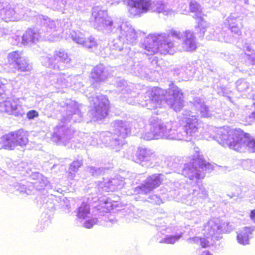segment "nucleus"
<instances>
[{
    "label": "nucleus",
    "instance_id": "423d86ee",
    "mask_svg": "<svg viewBox=\"0 0 255 255\" xmlns=\"http://www.w3.org/2000/svg\"><path fill=\"white\" fill-rule=\"evenodd\" d=\"M216 132L217 133L213 138L223 146L236 151L248 148L255 152V139L241 129L224 127L216 128Z\"/></svg>",
    "mask_w": 255,
    "mask_h": 255
},
{
    "label": "nucleus",
    "instance_id": "4c0bfd02",
    "mask_svg": "<svg viewBox=\"0 0 255 255\" xmlns=\"http://www.w3.org/2000/svg\"><path fill=\"white\" fill-rule=\"evenodd\" d=\"M50 223V219L49 216H48L45 213H43L41 215V219L39 221V225L37 226L36 231H40L42 230L45 226H48Z\"/></svg>",
    "mask_w": 255,
    "mask_h": 255
},
{
    "label": "nucleus",
    "instance_id": "0eeeda50",
    "mask_svg": "<svg viewBox=\"0 0 255 255\" xmlns=\"http://www.w3.org/2000/svg\"><path fill=\"white\" fill-rule=\"evenodd\" d=\"M185 35V31H180L175 29L169 30L167 34H149L140 43V47L143 49L141 52L147 55H152L158 52L162 54H172V49L175 46V43L168 38L172 37L182 41Z\"/></svg>",
    "mask_w": 255,
    "mask_h": 255
},
{
    "label": "nucleus",
    "instance_id": "9b49d317",
    "mask_svg": "<svg viewBox=\"0 0 255 255\" xmlns=\"http://www.w3.org/2000/svg\"><path fill=\"white\" fill-rule=\"evenodd\" d=\"M128 11L131 17L140 16L149 11L162 13L164 15H171L175 12L168 3L162 1L151 0H127Z\"/></svg>",
    "mask_w": 255,
    "mask_h": 255
},
{
    "label": "nucleus",
    "instance_id": "79ce46f5",
    "mask_svg": "<svg viewBox=\"0 0 255 255\" xmlns=\"http://www.w3.org/2000/svg\"><path fill=\"white\" fill-rule=\"evenodd\" d=\"M145 200L150 203L157 205H159L162 203V200L160 197L155 194L150 195L147 198H145Z\"/></svg>",
    "mask_w": 255,
    "mask_h": 255
},
{
    "label": "nucleus",
    "instance_id": "13d9d810",
    "mask_svg": "<svg viewBox=\"0 0 255 255\" xmlns=\"http://www.w3.org/2000/svg\"><path fill=\"white\" fill-rule=\"evenodd\" d=\"M186 74H187V76L186 77L184 78L183 76H181L183 78H184L183 79L185 81L190 80L191 78L193 77V73L189 71H187L186 72Z\"/></svg>",
    "mask_w": 255,
    "mask_h": 255
},
{
    "label": "nucleus",
    "instance_id": "e433bc0d",
    "mask_svg": "<svg viewBox=\"0 0 255 255\" xmlns=\"http://www.w3.org/2000/svg\"><path fill=\"white\" fill-rule=\"evenodd\" d=\"M200 211L197 210L187 212L186 213L185 216L188 219L193 220L195 224H198L201 221L200 218Z\"/></svg>",
    "mask_w": 255,
    "mask_h": 255
},
{
    "label": "nucleus",
    "instance_id": "bb28decb",
    "mask_svg": "<svg viewBox=\"0 0 255 255\" xmlns=\"http://www.w3.org/2000/svg\"><path fill=\"white\" fill-rule=\"evenodd\" d=\"M160 231L157 233V241L160 243H165L169 244H174L178 241L182 236V234H178L175 235H165L163 238L159 239L158 238L160 237V234L164 235L165 233V228L161 227L159 229Z\"/></svg>",
    "mask_w": 255,
    "mask_h": 255
},
{
    "label": "nucleus",
    "instance_id": "58836bf2",
    "mask_svg": "<svg viewBox=\"0 0 255 255\" xmlns=\"http://www.w3.org/2000/svg\"><path fill=\"white\" fill-rule=\"evenodd\" d=\"M81 45L87 48L93 49L97 47V43L93 37L90 36L87 39L84 38V42L81 43Z\"/></svg>",
    "mask_w": 255,
    "mask_h": 255
},
{
    "label": "nucleus",
    "instance_id": "c85d7f7f",
    "mask_svg": "<svg viewBox=\"0 0 255 255\" xmlns=\"http://www.w3.org/2000/svg\"><path fill=\"white\" fill-rule=\"evenodd\" d=\"M131 72L134 75L141 78H145L147 77L149 70L144 65L137 63L133 65L131 69Z\"/></svg>",
    "mask_w": 255,
    "mask_h": 255
},
{
    "label": "nucleus",
    "instance_id": "393cba45",
    "mask_svg": "<svg viewBox=\"0 0 255 255\" xmlns=\"http://www.w3.org/2000/svg\"><path fill=\"white\" fill-rule=\"evenodd\" d=\"M254 227H245L239 230L237 233L238 242L243 245L249 244V240L252 238L253 232L255 230Z\"/></svg>",
    "mask_w": 255,
    "mask_h": 255
},
{
    "label": "nucleus",
    "instance_id": "f257e3e1",
    "mask_svg": "<svg viewBox=\"0 0 255 255\" xmlns=\"http://www.w3.org/2000/svg\"><path fill=\"white\" fill-rule=\"evenodd\" d=\"M182 131H177V124L174 121L164 123L156 116L149 119L150 131L145 132L141 138L146 140L164 138L172 140L191 141L197 139L201 133V128L196 115L190 111H184Z\"/></svg>",
    "mask_w": 255,
    "mask_h": 255
},
{
    "label": "nucleus",
    "instance_id": "dca6fc26",
    "mask_svg": "<svg viewBox=\"0 0 255 255\" xmlns=\"http://www.w3.org/2000/svg\"><path fill=\"white\" fill-rule=\"evenodd\" d=\"M0 110L2 112L15 116H22L24 110L19 99H8L0 103Z\"/></svg>",
    "mask_w": 255,
    "mask_h": 255
},
{
    "label": "nucleus",
    "instance_id": "bf43d9fd",
    "mask_svg": "<svg viewBox=\"0 0 255 255\" xmlns=\"http://www.w3.org/2000/svg\"><path fill=\"white\" fill-rule=\"evenodd\" d=\"M248 118L249 119V122H251L255 120V111L252 112V113L249 115Z\"/></svg>",
    "mask_w": 255,
    "mask_h": 255
},
{
    "label": "nucleus",
    "instance_id": "f8f14e48",
    "mask_svg": "<svg viewBox=\"0 0 255 255\" xmlns=\"http://www.w3.org/2000/svg\"><path fill=\"white\" fill-rule=\"evenodd\" d=\"M42 64L54 70H63L68 68L71 59L65 51H55L53 57L43 56L41 59Z\"/></svg>",
    "mask_w": 255,
    "mask_h": 255
},
{
    "label": "nucleus",
    "instance_id": "b1692460",
    "mask_svg": "<svg viewBox=\"0 0 255 255\" xmlns=\"http://www.w3.org/2000/svg\"><path fill=\"white\" fill-rule=\"evenodd\" d=\"M109 73L102 64H100L94 67L91 73V78L92 82H100L106 79Z\"/></svg>",
    "mask_w": 255,
    "mask_h": 255
},
{
    "label": "nucleus",
    "instance_id": "ddd939ff",
    "mask_svg": "<svg viewBox=\"0 0 255 255\" xmlns=\"http://www.w3.org/2000/svg\"><path fill=\"white\" fill-rule=\"evenodd\" d=\"M28 132L20 129L3 135L1 137V146L5 149L12 150L17 146H23L28 142Z\"/></svg>",
    "mask_w": 255,
    "mask_h": 255
},
{
    "label": "nucleus",
    "instance_id": "5701e85b",
    "mask_svg": "<svg viewBox=\"0 0 255 255\" xmlns=\"http://www.w3.org/2000/svg\"><path fill=\"white\" fill-rule=\"evenodd\" d=\"M182 48L185 51H193L197 48V42L194 32L189 30H185V35L182 40Z\"/></svg>",
    "mask_w": 255,
    "mask_h": 255
},
{
    "label": "nucleus",
    "instance_id": "c9c22d12",
    "mask_svg": "<svg viewBox=\"0 0 255 255\" xmlns=\"http://www.w3.org/2000/svg\"><path fill=\"white\" fill-rule=\"evenodd\" d=\"M71 38L76 43L81 44L84 42V35L79 31L72 30L70 33Z\"/></svg>",
    "mask_w": 255,
    "mask_h": 255
},
{
    "label": "nucleus",
    "instance_id": "69168bd1",
    "mask_svg": "<svg viewBox=\"0 0 255 255\" xmlns=\"http://www.w3.org/2000/svg\"><path fill=\"white\" fill-rule=\"evenodd\" d=\"M235 190H234V191L232 193V196H236V194H238V193H237V188L238 187L237 186L235 187Z\"/></svg>",
    "mask_w": 255,
    "mask_h": 255
},
{
    "label": "nucleus",
    "instance_id": "37998d69",
    "mask_svg": "<svg viewBox=\"0 0 255 255\" xmlns=\"http://www.w3.org/2000/svg\"><path fill=\"white\" fill-rule=\"evenodd\" d=\"M237 26H230L229 28L231 32L233 34L237 35V36H240L242 34V29L243 27V24H238Z\"/></svg>",
    "mask_w": 255,
    "mask_h": 255
},
{
    "label": "nucleus",
    "instance_id": "49530a36",
    "mask_svg": "<svg viewBox=\"0 0 255 255\" xmlns=\"http://www.w3.org/2000/svg\"><path fill=\"white\" fill-rule=\"evenodd\" d=\"M14 188L16 191H19L20 193H25L27 195L30 193L29 190L26 189V186L20 183H16L14 185Z\"/></svg>",
    "mask_w": 255,
    "mask_h": 255
},
{
    "label": "nucleus",
    "instance_id": "a211bd4d",
    "mask_svg": "<svg viewBox=\"0 0 255 255\" xmlns=\"http://www.w3.org/2000/svg\"><path fill=\"white\" fill-rule=\"evenodd\" d=\"M155 158L154 152L148 148H139L136 153V159L135 161L142 166L148 167L153 164Z\"/></svg>",
    "mask_w": 255,
    "mask_h": 255
},
{
    "label": "nucleus",
    "instance_id": "9d476101",
    "mask_svg": "<svg viewBox=\"0 0 255 255\" xmlns=\"http://www.w3.org/2000/svg\"><path fill=\"white\" fill-rule=\"evenodd\" d=\"M233 227L229 222L221 223L218 218H213L208 221L204 225L203 234L206 238L194 237L188 239L189 243L200 244L202 248H207L211 244L207 239L213 241L218 240L220 235L224 232H230Z\"/></svg>",
    "mask_w": 255,
    "mask_h": 255
},
{
    "label": "nucleus",
    "instance_id": "de8ad7c7",
    "mask_svg": "<svg viewBox=\"0 0 255 255\" xmlns=\"http://www.w3.org/2000/svg\"><path fill=\"white\" fill-rule=\"evenodd\" d=\"M22 36L18 35H14L10 39V42L13 45H18L19 44L22 45L21 43Z\"/></svg>",
    "mask_w": 255,
    "mask_h": 255
},
{
    "label": "nucleus",
    "instance_id": "f03ea898",
    "mask_svg": "<svg viewBox=\"0 0 255 255\" xmlns=\"http://www.w3.org/2000/svg\"><path fill=\"white\" fill-rule=\"evenodd\" d=\"M90 22L95 29L105 33L119 32L118 37L110 43L112 50L121 51L125 43L134 45L137 42V34L130 23L124 22L121 18L108 16L107 11L99 6L92 8Z\"/></svg>",
    "mask_w": 255,
    "mask_h": 255
},
{
    "label": "nucleus",
    "instance_id": "8fccbe9b",
    "mask_svg": "<svg viewBox=\"0 0 255 255\" xmlns=\"http://www.w3.org/2000/svg\"><path fill=\"white\" fill-rule=\"evenodd\" d=\"M8 80L4 78H0V96L4 92L5 85L8 84Z\"/></svg>",
    "mask_w": 255,
    "mask_h": 255
},
{
    "label": "nucleus",
    "instance_id": "4468645a",
    "mask_svg": "<svg viewBox=\"0 0 255 255\" xmlns=\"http://www.w3.org/2000/svg\"><path fill=\"white\" fill-rule=\"evenodd\" d=\"M161 174H153L149 176L139 185L133 189L132 194H140L142 195H147L154 189L156 188L161 184L162 179Z\"/></svg>",
    "mask_w": 255,
    "mask_h": 255
},
{
    "label": "nucleus",
    "instance_id": "0e129e2a",
    "mask_svg": "<svg viewBox=\"0 0 255 255\" xmlns=\"http://www.w3.org/2000/svg\"><path fill=\"white\" fill-rule=\"evenodd\" d=\"M213 255L212 254H211L209 251H203L201 255Z\"/></svg>",
    "mask_w": 255,
    "mask_h": 255
},
{
    "label": "nucleus",
    "instance_id": "3c124183",
    "mask_svg": "<svg viewBox=\"0 0 255 255\" xmlns=\"http://www.w3.org/2000/svg\"><path fill=\"white\" fill-rule=\"evenodd\" d=\"M248 62L251 64H255V52L251 54L246 53Z\"/></svg>",
    "mask_w": 255,
    "mask_h": 255
},
{
    "label": "nucleus",
    "instance_id": "2f4dec72",
    "mask_svg": "<svg viewBox=\"0 0 255 255\" xmlns=\"http://www.w3.org/2000/svg\"><path fill=\"white\" fill-rule=\"evenodd\" d=\"M35 176L37 177V180L33 182V186L36 190H41L48 185L49 181L47 178L39 173H36Z\"/></svg>",
    "mask_w": 255,
    "mask_h": 255
},
{
    "label": "nucleus",
    "instance_id": "ea45409f",
    "mask_svg": "<svg viewBox=\"0 0 255 255\" xmlns=\"http://www.w3.org/2000/svg\"><path fill=\"white\" fill-rule=\"evenodd\" d=\"M83 164L82 160H76L73 161L70 165V171L69 173V177L71 179H73L75 176L74 173H72L71 171L76 172L78 168L81 167Z\"/></svg>",
    "mask_w": 255,
    "mask_h": 255
},
{
    "label": "nucleus",
    "instance_id": "f704fd0d",
    "mask_svg": "<svg viewBox=\"0 0 255 255\" xmlns=\"http://www.w3.org/2000/svg\"><path fill=\"white\" fill-rule=\"evenodd\" d=\"M193 191V195L196 197L197 200L198 199H205L208 197V193L206 190L203 187L196 186L194 188L191 189Z\"/></svg>",
    "mask_w": 255,
    "mask_h": 255
},
{
    "label": "nucleus",
    "instance_id": "c756f323",
    "mask_svg": "<svg viewBox=\"0 0 255 255\" xmlns=\"http://www.w3.org/2000/svg\"><path fill=\"white\" fill-rule=\"evenodd\" d=\"M77 217L81 219H86L91 217L90 209L89 205L85 202H83L79 207L76 211Z\"/></svg>",
    "mask_w": 255,
    "mask_h": 255
},
{
    "label": "nucleus",
    "instance_id": "052dcab7",
    "mask_svg": "<svg viewBox=\"0 0 255 255\" xmlns=\"http://www.w3.org/2000/svg\"><path fill=\"white\" fill-rule=\"evenodd\" d=\"M250 217L252 221L255 223V209L251 211Z\"/></svg>",
    "mask_w": 255,
    "mask_h": 255
},
{
    "label": "nucleus",
    "instance_id": "20e7f679",
    "mask_svg": "<svg viewBox=\"0 0 255 255\" xmlns=\"http://www.w3.org/2000/svg\"><path fill=\"white\" fill-rule=\"evenodd\" d=\"M36 26L27 29L22 36L21 43L24 46H31L42 39L56 41L62 37V34L71 26L69 19L53 20L45 15H39L36 18Z\"/></svg>",
    "mask_w": 255,
    "mask_h": 255
},
{
    "label": "nucleus",
    "instance_id": "09e8293b",
    "mask_svg": "<svg viewBox=\"0 0 255 255\" xmlns=\"http://www.w3.org/2000/svg\"><path fill=\"white\" fill-rule=\"evenodd\" d=\"M27 118L28 120H33L39 116V113L35 110H30L27 113Z\"/></svg>",
    "mask_w": 255,
    "mask_h": 255
},
{
    "label": "nucleus",
    "instance_id": "e2e57ef3",
    "mask_svg": "<svg viewBox=\"0 0 255 255\" xmlns=\"http://www.w3.org/2000/svg\"><path fill=\"white\" fill-rule=\"evenodd\" d=\"M107 2L109 3H111V4H113L114 3H116L117 4H118L119 2L120 1V0H107Z\"/></svg>",
    "mask_w": 255,
    "mask_h": 255
},
{
    "label": "nucleus",
    "instance_id": "4be33fe9",
    "mask_svg": "<svg viewBox=\"0 0 255 255\" xmlns=\"http://www.w3.org/2000/svg\"><path fill=\"white\" fill-rule=\"evenodd\" d=\"M192 103L193 104L194 110L198 111L196 114L193 113V115H196L197 118L199 115H200L201 117L204 118L211 117L213 115L212 112L210 110V108L206 106L199 97L194 98Z\"/></svg>",
    "mask_w": 255,
    "mask_h": 255
},
{
    "label": "nucleus",
    "instance_id": "39448f33",
    "mask_svg": "<svg viewBox=\"0 0 255 255\" xmlns=\"http://www.w3.org/2000/svg\"><path fill=\"white\" fill-rule=\"evenodd\" d=\"M165 92L166 96L169 97L166 98L167 104L176 112L180 111L183 107V95L180 89L173 83L169 84V87L166 91L158 87L147 89L143 101L139 103L137 102V100L128 96L127 97V102L129 105L138 104L149 110L160 108L164 99Z\"/></svg>",
    "mask_w": 255,
    "mask_h": 255
},
{
    "label": "nucleus",
    "instance_id": "6e6d98bb",
    "mask_svg": "<svg viewBox=\"0 0 255 255\" xmlns=\"http://www.w3.org/2000/svg\"><path fill=\"white\" fill-rule=\"evenodd\" d=\"M234 116V114L232 113L231 110H227L225 112V115L223 116L222 119L224 120H226L228 119V118L232 117Z\"/></svg>",
    "mask_w": 255,
    "mask_h": 255
},
{
    "label": "nucleus",
    "instance_id": "a18cd8bd",
    "mask_svg": "<svg viewBox=\"0 0 255 255\" xmlns=\"http://www.w3.org/2000/svg\"><path fill=\"white\" fill-rule=\"evenodd\" d=\"M87 170L90 172L92 175L97 176L101 174L103 172V169L93 166H89L87 168Z\"/></svg>",
    "mask_w": 255,
    "mask_h": 255
},
{
    "label": "nucleus",
    "instance_id": "cd10ccee",
    "mask_svg": "<svg viewBox=\"0 0 255 255\" xmlns=\"http://www.w3.org/2000/svg\"><path fill=\"white\" fill-rule=\"evenodd\" d=\"M35 0H27V4H22V7L23 9V13L24 14L22 15V18H25V19H32L33 21L36 23V18L39 15H42L41 14H37V12L35 10H32L29 7H26L25 6H31L34 3Z\"/></svg>",
    "mask_w": 255,
    "mask_h": 255
},
{
    "label": "nucleus",
    "instance_id": "603ef678",
    "mask_svg": "<svg viewBox=\"0 0 255 255\" xmlns=\"http://www.w3.org/2000/svg\"><path fill=\"white\" fill-rule=\"evenodd\" d=\"M118 87H119V91H123L124 88L125 87V91H128V89L126 87L127 82L124 80H120L118 83Z\"/></svg>",
    "mask_w": 255,
    "mask_h": 255
},
{
    "label": "nucleus",
    "instance_id": "680f3d73",
    "mask_svg": "<svg viewBox=\"0 0 255 255\" xmlns=\"http://www.w3.org/2000/svg\"><path fill=\"white\" fill-rule=\"evenodd\" d=\"M104 205H102V207H104L105 208H106L107 210H108L109 206H111V203L109 202L108 200H106L104 201Z\"/></svg>",
    "mask_w": 255,
    "mask_h": 255
},
{
    "label": "nucleus",
    "instance_id": "c03bdc74",
    "mask_svg": "<svg viewBox=\"0 0 255 255\" xmlns=\"http://www.w3.org/2000/svg\"><path fill=\"white\" fill-rule=\"evenodd\" d=\"M86 221L84 223V227L90 229L93 227V226L97 224L98 219L96 218H92L91 219L87 218L86 219Z\"/></svg>",
    "mask_w": 255,
    "mask_h": 255
},
{
    "label": "nucleus",
    "instance_id": "864d4df0",
    "mask_svg": "<svg viewBox=\"0 0 255 255\" xmlns=\"http://www.w3.org/2000/svg\"><path fill=\"white\" fill-rule=\"evenodd\" d=\"M243 48L244 50L245 51V54H251L252 53H255V51L252 49L251 45L249 44L245 43V44L243 46Z\"/></svg>",
    "mask_w": 255,
    "mask_h": 255
},
{
    "label": "nucleus",
    "instance_id": "1a4fd4ad",
    "mask_svg": "<svg viewBox=\"0 0 255 255\" xmlns=\"http://www.w3.org/2000/svg\"><path fill=\"white\" fill-rule=\"evenodd\" d=\"M71 80H69V84L71 86V84L70 82L72 81L74 83V89L75 90H78L82 93H85L86 96L88 98L91 104L94 105V108L91 110L89 112L90 116L94 121L102 120L105 118L107 114L109 109V101L106 96L99 94L98 95L94 91V86L89 87L88 91L91 92L88 94L87 92L84 91L82 88L84 85L82 84L80 80L81 77L80 75H77L73 77H70Z\"/></svg>",
    "mask_w": 255,
    "mask_h": 255
},
{
    "label": "nucleus",
    "instance_id": "aec40b11",
    "mask_svg": "<svg viewBox=\"0 0 255 255\" xmlns=\"http://www.w3.org/2000/svg\"><path fill=\"white\" fill-rule=\"evenodd\" d=\"M44 79L46 84H55V87L58 88H64L70 86L69 80H71V78L70 76H66L64 74L56 75L54 74L50 73L45 75Z\"/></svg>",
    "mask_w": 255,
    "mask_h": 255
},
{
    "label": "nucleus",
    "instance_id": "4d7b16f0",
    "mask_svg": "<svg viewBox=\"0 0 255 255\" xmlns=\"http://www.w3.org/2000/svg\"><path fill=\"white\" fill-rule=\"evenodd\" d=\"M9 33V30L7 28L0 27V38L8 35Z\"/></svg>",
    "mask_w": 255,
    "mask_h": 255
},
{
    "label": "nucleus",
    "instance_id": "7c9ffc66",
    "mask_svg": "<svg viewBox=\"0 0 255 255\" xmlns=\"http://www.w3.org/2000/svg\"><path fill=\"white\" fill-rule=\"evenodd\" d=\"M31 69L32 66L28 63V60L25 57H23L20 59L19 61L15 63L13 66L12 71L15 72L17 70L20 72H27L30 71Z\"/></svg>",
    "mask_w": 255,
    "mask_h": 255
},
{
    "label": "nucleus",
    "instance_id": "5fc2aeb1",
    "mask_svg": "<svg viewBox=\"0 0 255 255\" xmlns=\"http://www.w3.org/2000/svg\"><path fill=\"white\" fill-rule=\"evenodd\" d=\"M228 92L229 91L225 87H223V88H221V91H218V92L219 95H221L224 96L228 97L229 99H231V97H230L229 95Z\"/></svg>",
    "mask_w": 255,
    "mask_h": 255
},
{
    "label": "nucleus",
    "instance_id": "412c9836",
    "mask_svg": "<svg viewBox=\"0 0 255 255\" xmlns=\"http://www.w3.org/2000/svg\"><path fill=\"white\" fill-rule=\"evenodd\" d=\"M128 179H125L120 176H117L115 178L109 179L104 182H101L99 186L103 189V190L109 192L113 191L118 189L122 188L124 184L127 183L125 181Z\"/></svg>",
    "mask_w": 255,
    "mask_h": 255
},
{
    "label": "nucleus",
    "instance_id": "f3484780",
    "mask_svg": "<svg viewBox=\"0 0 255 255\" xmlns=\"http://www.w3.org/2000/svg\"><path fill=\"white\" fill-rule=\"evenodd\" d=\"M191 189L189 190L188 187L185 186L180 188L179 190H174L169 191V195L178 202H181L188 205L195 204L197 200L193 191L191 193Z\"/></svg>",
    "mask_w": 255,
    "mask_h": 255
},
{
    "label": "nucleus",
    "instance_id": "774afa93",
    "mask_svg": "<svg viewBox=\"0 0 255 255\" xmlns=\"http://www.w3.org/2000/svg\"><path fill=\"white\" fill-rule=\"evenodd\" d=\"M136 176V175L135 174H133L132 176H131V179H133L134 178H135Z\"/></svg>",
    "mask_w": 255,
    "mask_h": 255
},
{
    "label": "nucleus",
    "instance_id": "6ab92c4d",
    "mask_svg": "<svg viewBox=\"0 0 255 255\" xmlns=\"http://www.w3.org/2000/svg\"><path fill=\"white\" fill-rule=\"evenodd\" d=\"M70 132L71 130L66 126L64 125L58 126L54 128L52 140L58 144L66 145L71 138L69 135Z\"/></svg>",
    "mask_w": 255,
    "mask_h": 255
},
{
    "label": "nucleus",
    "instance_id": "338daca9",
    "mask_svg": "<svg viewBox=\"0 0 255 255\" xmlns=\"http://www.w3.org/2000/svg\"><path fill=\"white\" fill-rule=\"evenodd\" d=\"M130 94L131 97H134L135 96V94L134 92L131 93Z\"/></svg>",
    "mask_w": 255,
    "mask_h": 255
},
{
    "label": "nucleus",
    "instance_id": "a19ab883",
    "mask_svg": "<svg viewBox=\"0 0 255 255\" xmlns=\"http://www.w3.org/2000/svg\"><path fill=\"white\" fill-rule=\"evenodd\" d=\"M66 4L65 0H53L52 8L54 10H62Z\"/></svg>",
    "mask_w": 255,
    "mask_h": 255
},
{
    "label": "nucleus",
    "instance_id": "72a5a7b5",
    "mask_svg": "<svg viewBox=\"0 0 255 255\" xmlns=\"http://www.w3.org/2000/svg\"><path fill=\"white\" fill-rule=\"evenodd\" d=\"M22 52L19 51H15L9 53L7 55V60L10 66H13L15 63L19 61L22 59Z\"/></svg>",
    "mask_w": 255,
    "mask_h": 255
},
{
    "label": "nucleus",
    "instance_id": "7ed1b4c3",
    "mask_svg": "<svg viewBox=\"0 0 255 255\" xmlns=\"http://www.w3.org/2000/svg\"><path fill=\"white\" fill-rule=\"evenodd\" d=\"M113 133L110 131H103L93 133L91 135L84 134L82 137V145H75L78 148L85 147L88 145L96 146L101 143L106 146L119 151L121 147L125 143V138L131 133H136V129L141 128L144 126L143 120L131 119L128 121L116 120L112 123Z\"/></svg>",
    "mask_w": 255,
    "mask_h": 255
},
{
    "label": "nucleus",
    "instance_id": "a878e982",
    "mask_svg": "<svg viewBox=\"0 0 255 255\" xmlns=\"http://www.w3.org/2000/svg\"><path fill=\"white\" fill-rule=\"evenodd\" d=\"M236 88L237 90L248 98H252L253 97L252 88L250 84L245 79H239L236 82Z\"/></svg>",
    "mask_w": 255,
    "mask_h": 255
},
{
    "label": "nucleus",
    "instance_id": "2eb2a0df",
    "mask_svg": "<svg viewBox=\"0 0 255 255\" xmlns=\"http://www.w3.org/2000/svg\"><path fill=\"white\" fill-rule=\"evenodd\" d=\"M61 107L66 109L64 110L65 114L62 118L63 122L74 123L80 122L82 120V114L80 112L77 103L70 99L67 100L65 103H61Z\"/></svg>",
    "mask_w": 255,
    "mask_h": 255
},
{
    "label": "nucleus",
    "instance_id": "6e6552de",
    "mask_svg": "<svg viewBox=\"0 0 255 255\" xmlns=\"http://www.w3.org/2000/svg\"><path fill=\"white\" fill-rule=\"evenodd\" d=\"M194 153L189 157V162L184 164L181 174L187 178L193 187L198 185L199 181L205 176V172H211L213 165L203 159L198 147L193 148Z\"/></svg>",
    "mask_w": 255,
    "mask_h": 255
},
{
    "label": "nucleus",
    "instance_id": "473e14b6",
    "mask_svg": "<svg viewBox=\"0 0 255 255\" xmlns=\"http://www.w3.org/2000/svg\"><path fill=\"white\" fill-rule=\"evenodd\" d=\"M228 27L237 26L238 24L243 23V20L240 18V15L238 13H232L226 20Z\"/></svg>",
    "mask_w": 255,
    "mask_h": 255
}]
</instances>
